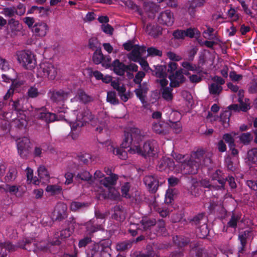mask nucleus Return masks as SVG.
<instances>
[{
	"label": "nucleus",
	"mask_w": 257,
	"mask_h": 257,
	"mask_svg": "<svg viewBox=\"0 0 257 257\" xmlns=\"http://www.w3.org/2000/svg\"><path fill=\"white\" fill-rule=\"evenodd\" d=\"M144 135L141 131L136 127H132L125 131L124 138L121 143L123 148L130 147L128 152L130 154L144 156H154L158 153V145L156 141H149L144 143L143 148L139 143L143 140Z\"/></svg>",
	"instance_id": "obj_1"
},
{
	"label": "nucleus",
	"mask_w": 257,
	"mask_h": 257,
	"mask_svg": "<svg viewBox=\"0 0 257 257\" xmlns=\"http://www.w3.org/2000/svg\"><path fill=\"white\" fill-rule=\"evenodd\" d=\"M73 114L75 115V120L69 117L67 120L72 131L79 130L89 122L92 125L96 127L95 131L99 133L106 129L109 117L105 111H100L95 117L87 108L80 107L74 110Z\"/></svg>",
	"instance_id": "obj_2"
},
{
	"label": "nucleus",
	"mask_w": 257,
	"mask_h": 257,
	"mask_svg": "<svg viewBox=\"0 0 257 257\" xmlns=\"http://www.w3.org/2000/svg\"><path fill=\"white\" fill-rule=\"evenodd\" d=\"M173 156L178 163L177 165H175V168L179 169L181 173L185 174H196L200 166H208L211 163L209 157L204 158V151L202 150L193 153L189 160H187L188 156L181 154H175Z\"/></svg>",
	"instance_id": "obj_3"
},
{
	"label": "nucleus",
	"mask_w": 257,
	"mask_h": 257,
	"mask_svg": "<svg viewBox=\"0 0 257 257\" xmlns=\"http://www.w3.org/2000/svg\"><path fill=\"white\" fill-rule=\"evenodd\" d=\"M104 175L99 170L95 171L94 174L95 179H99L100 184L105 187L103 190L101 188L98 192L105 199L116 200L119 199L120 194L117 189L114 187L118 177L114 174H110V176L104 177Z\"/></svg>",
	"instance_id": "obj_4"
},
{
	"label": "nucleus",
	"mask_w": 257,
	"mask_h": 257,
	"mask_svg": "<svg viewBox=\"0 0 257 257\" xmlns=\"http://www.w3.org/2000/svg\"><path fill=\"white\" fill-rule=\"evenodd\" d=\"M24 99L20 98L11 102V105L14 109L12 114L10 112H4L3 118L8 121L13 120L15 126L18 127H25L27 124L26 116L24 113L23 102Z\"/></svg>",
	"instance_id": "obj_5"
},
{
	"label": "nucleus",
	"mask_w": 257,
	"mask_h": 257,
	"mask_svg": "<svg viewBox=\"0 0 257 257\" xmlns=\"http://www.w3.org/2000/svg\"><path fill=\"white\" fill-rule=\"evenodd\" d=\"M110 241L103 240L95 244L92 249L87 253L86 257H110Z\"/></svg>",
	"instance_id": "obj_6"
},
{
	"label": "nucleus",
	"mask_w": 257,
	"mask_h": 257,
	"mask_svg": "<svg viewBox=\"0 0 257 257\" xmlns=\"http://www.w3.org/2000/svg\"><path fill=\"white\" fill-rule=\"evenodd\" d=\"M58 73L57 69L52 63L48 62H42L37 68L36 75L38 78L41 79L48 78L54 80Z\"/></svg>",
	"instance_id": "obj_7"
},
{
	"label": "nucleus",
	"mask_w": 257,
	"mask_h": 257,
	"mask_svg": "<svg viewBox=\"0 0 257 257\" xmlns=\"http://www.w3.org/2000/svg\"><path fill=\"white\" fill-rule=\"evenodd\" d=\"M16 57L19 63L26 69L32 70L36 65L35 55L31 51H18Z\"/></svg>",
	"instance_id": "obj_8"
},
{
	"label": "nucleus",
	"mask_w": 257,
	"mask_h": 257,
	"mask_svg": "<svg viewBox=\"0 0 257 257\" xmlns=\"http://www.w3.org/2000/svg\"><path fill=\"white\" fill-rule=\"evenodd\" d=\"M156 74L158 78L157 81L162 87L163 98L167 101L171 100L173 97L172 93V90L169 87H166L168 84V80L167 79V74L166 72L157 70Z\"/></svg>",
	"instance_id": "obj_9"
},
{
	"label": "nucleus",
	"mask_w": 257,
	"mask_h": 257,
	"mask_svg": "<svg viewBox=\"0 0 257 257\" xmlns=\"http://www.w3.org/2000/svg\"><path fill=\"white\" fill-rule=\"evenodd\" d=\"M103 144L108 152L117 156L118 158L122 160H125L127 158V152L121 149L116 148L115 145L110 140L105 141Z\"/></svg>",
	"instance_id": "obj_10"
},
{
	"label": "nucleus",
	"mask_w": 257,
	"mask_h": 257,
	"mask_svg": "<svg viewBox=\"0 0 257 257\" xmlns=\"http://www.w3.org/2000/svg\"><path fill=\"white\" fill-rule=\"evenodd\" d=\"M174 162L170 158L164 157L159 161L158 164V168L161 171H172L176 173L180 172V170L175 168Z\"/></svg>",
	"instance_id": "obj_11"
},
{
	"label": "nucleus",
	"mask_w": 257,
	"mask_h": 257,
	"mask_svg": "<svg viewBox=\"0 0 257 257\" xmlns=\"http://www.w3.org/2000/svg\"><path fill=\"white\" fill-rule=\"evenodd\" d=\"M18 152L22 157H25L28 152L30 141L28 138L23 137L17 140Z\"/></svg>",
	"instance_id": "obj_12"
},
{
	"label": "nucleus",
	"mask_w": 257,
	"mask_h": 257,
	"mask_svg": "<svg viewBox=\"0 0 257 257\" xmlns=\"http://www.w3.org/2000/svg\"><path fill=\"white\" fill-rule=\"evenodd\" d=\"M158 19L160 24L167 27L172 26L174 22L173 14L168 10L161 13Z\"/></svg>",
	"instance_id": "obj_13"
},
{
	"label": "nucleus",
	"mask_w": 257,
	"mask_h": 257,
	"mask_svg": "<svg viewBox=\"0 0 257 257\" xmlns=\"http://www.w3.org/2000/svg\"><path fill=\"white\" fill-rule=\"evenodd\" d=\"M229 110H225L220 114L219 121L224 128H227L229 126V117L231 112L229 110L238 111L239 108L237 104L230 105L228 107Z\"/></svg>",
	"instance_id": "obj_14"
},
{
	"label": "nucleus",
	"mask_w": 257,
	"mask_h": 257,
	"mask_svg": "<svg viewBox=\"0 0 257 257\" xmlns=\"http://www.w3.org/2000/svg\"><path fill=\"white\" fill-rule=\"evenodd\" d=\"M37 115L38 118L46 122H51L58 120L55 113L48 112L44 107L37 109Z\"/></svg>",
	"instance_id": "obj_15"
},
{
	"label": "nucleus",
	"mask_w": 257,
	"mask_h": 257,
	"mask_svg": "<svg viewBox=\"0 0 257 257\" xmlns=\"http://www.w3.org/2000/svg\"><path fill=\"white\" fill-rule=\"evenodd\" d=\"M49 27L44 22H40L36 23L32 28V32L36 36L40 37H45L48 32Z\"/></svg>",
	"instance_id": "obj_16"
},
{
	"label": "nucleus",
	"mask_w": 257,
	"mask_h": 257,
	"mask_svg": "<svg viewBox=\"0 0 257 257\" xmlns=\"http://www.w3.org/2000/svg\"><path fill=\"white\" fill-rule=\"evenodd\" d=\"M146 52V47L135 45L128 55V58L134 62L139 61L142 56Z\"/></svg>",
	"instance_id": "obj_17"
},
{
	"label": "nucleus",
	"mask_w": 257,
	"mask_h": 257,
	"mask_svg": "<svg viewBox=\"0 0 257 257\" xmlns=\"http://www.w3.org/2000/svg\"><path fill=\"white\" fill-rule=\"evenodd\" d=\"M144 181L150 191L154 193L157 190L159 181L157 177L152 175L146 176Z\"/></svg>",
	"instance_id": "obj_18"
},
{
	"label": "nucleus",
	"mask_w": 257,
	"mask_h": 257,
	"mask_svg": "<svg viewBox=\"0 0 257 257\" xmlns=\"http://www.w3.org/2000/svg\"><path fill=\"white\" fill-rule=\"evenodd\" d=\"M183 70L180 69L177 71L175 74L169 76L170 86L176 87L184 82L185 78L183 75Z\"/></svg>",
	"instance_id": "obj_19"
},
{
	"label": "nucleus",
	"mask_w": 257,
	"mask_h": 257,
	"mask_svg": "<svg viewBox=\"0 0 257 257\" xmlns=\"http://www.w3.org/2000/svg\"><path fill=\"white\" fill-rule=\"evenodd\" d=\"M70 94L69 92L64 91L62 90L53 92L51 95V99L53 101L61 104L68 98Z\"/></svg>",
	"instance_id": "obj_20"
},
{
	"label": "nucleus",
	"mask_w": 257,
	"mask_h": 257,
	"mask_svg": "<svg viewBox=\"0 0 257 257\" xmlns=\"http://www.w3.org/2000/svg\"><path fill=\"white\" fill-rule=\"evenodd\" d=\"M148 91V86L146 83L140 85L139 88L135 90L136 94L144 105L147 104L146 97Z\"/></svg>",
	"instance_id": "obj_21"
},
{
	"label": "nucleus",
	"mask_w": 257,
	"mask_h": 257,
	"mask_svg": "<svg viewBox=\"0 0 257 257\" xmlns=\"http://www.w3.org/2000/svg\"><path fill=\"white\" fill-rule=\"evenodd\" d=\"M67 206L63 203H59L55 206L54 210V215H56V218L61 219L66 216Z\"/></svg>",
	"instance_id": "obj_22"
},
{
	"label": "nucleus",
	"mask_w": 257,
	"mask_h": 257,
	"mask_svg": "<svg viewBox=\"0 0 257 257\" xmlns=\"http://www.w3.org/2000/svg\"><path fill=\"white\" fill-rule=\"evenodd\" d=\"M237 92L238 96V100L240 103V109L243 111H246L250 108L249 100L245 98L244 99V101H243L244 90L243 89H238Z\"/></svg>",
	"instance_id": "obj_23"
},
{
	"label": "nucleus",
	"mask_w": 257,
	"mask_h": 257,
	"mask_svg": "<svg viewBox=\"0 0 257 257\" xmlns=\"http://www.w3.org/2000/svg\"><path fill=\"white\" fill-rule=\"evenodd\" d=\"M112 67L114 72L118 75H123L126 71V66L118 60H115L113 62Z\"/></svg>",
	"instance_id": "obj_24"
},
{
	"label": "nucleus",
	"mask_w": 257,
	"mask_h": 257,
	"mask_svg": "<svg viewBox=\"0 0 257 257\" xmlns=\"http://www.w3.org/2000/svg\"><path fill=\"white\" fill-rule=\"evenodd\" d=\"M72 233V231L69 228L63 229L59 232H57L55 234V237L57 238V240L54 242V244L58 245L60 244L63 240L69 237Z\"/></svg>",
	"instance_id": "obj_25"
},
{
	"label": "nucleus",
	"mask_w": 257,
	"mask_h": 257,
	"mask_svg": "<svg viewBox=\"0 0 257 257\" xmlns=\"http://www.w3.org/2000/svg\"><path fill=\"white\" fill-rule=\"evenodd\" d=\"M205 0H192L188 4L187 7L188 12L191 17L194 16L196 12V8L200 7L204 5Z\"/></svg>",
	"instance_id": "obj_26"
},
{
	"label": "nucleus",
	"mask_w": 257,
	"mask_h": 257,
	"mask_svg": "<svg viewBox=\"0 0 257 257\" xmlns=\"http://www.w3.org/2000/svg\"><path fill=\"white\" fill-rule=\"evenodd\" d=\"M75 100H79L80 101L85 103L91 101L92 98L87 95L83 90H79L77 95L73 99H71V101Z\"/></svg>",
	"instance_id": "obj_27"
},
{
	"label": "nucleus",
	"mask_w": 257,
	"mask_h": 257,
	"mask_svg": "<svg viewBox=\"0 0 257 257\" xmlns=\"http://www.w3.org/2000/svg\"><path fill=\"white\" fill-rule=\"evenodd\" d=\"M112 217L118 221H122L125 218V211L120 206H116L114 207V213Z\"/></svg>",
	"instance_id": "obj_28"
},
{
	"label": "nucleus",
	"mask_w": 257,
	"mask_h": 257,
	"mask_svg": "<svg viewBox=\"0 0 257 257\" xmlns=\"http://www.w3.org/2000/svg\"><path fill=\"white\" fill-rule=\"evenodd\" d=\"M250 232L248 230L244 231L243 233H240L238 236V239L240 241L241 246L239 247V253H242L244 250V247L246 245L247 238L250 235Z\"/></svg>",
	"instance_id": "obj_29"
},
{
	"label": "nucleus",
	"mask_w": 257,
	"mask_h": 257,
	"mask_svg": "<svg viewBox=\"0 0 257 257\" xmlns=\"http://www.w3.org/2000/svg\"><path fill=\"white\" fill-rule=\"evenodd\" d=\"M222 173L220 170H216L215 172L212 176V181L217 182L219 184L218 186V189L223 188L224 186L226 181L221 177Z\"/></svg>",
	"instance_id": "obj_30"
},
{
	"label": "nucleus",
	"mask_w": 257,
	"mask_h": 257,
	"mask_svg": "<svg viewBox=\"0 0 257 257\" xmlns=\"http://www.w3.org/2000/svg\"><path fill=\"white\" fill-rule=\"evenodd\" d=\"M8 25L11 32L15 34L22 29V25L18 21H16L14 19H11L9 21Z\"/></svg>",
	"instance_id": "obj_31"
},
{
	"label": "nucleus",
	"mask_w": 257,
	"mask_h": 257,
	"mask_svg": "<svg viewBox=\"0 0 257 257\" xmlns=\"http://www.w3.org/2000/svg\"><path fill=\"white\" fill-rule=\"evenodd\" d=\"M247 161L249 164H257V148H253L248 151Z\"/></svg>",
	"instance_id": "obj_32"
},
{
	"label": "nucleus",
	"mask_w": 257,
	"mask_h": 257,
	"mask_svg": "<svg viewBox=\"0 0 257 257\" xmlns=\"http://www.w3.org/2000/svg\"><path fill=\"white\" fill-rule=\"evenodd\" d=\"M146 31L149 35L154 37L158 36L161 32L160 28L159 27L151 24L147 25Z\"/></svg>",
	"instance_id": "obj_33"
},
{
	"label": "nucleus",
	"mask_w": 257,
	"mask_h": 257,
	"mask_svg": "<svg viewBox=\"0 0 257 257\" xmlns=\"http://www.w3.org/2000/svg\"><path fill=\"white\" fill-rule=\"evenodd\" d=\"M38 176L40 179L44 180L45 181L49 180V173L47 170L46 168L44 166H40L37 170Z\"/></svg>",
	"instance_id": "obj_34"
},
{
	"label": "nucleus",
	"mask_w": 257,
	"mask_h": 257,
	"mask_svg": "<svg viewBox=\"0 0 257 257\" xmlns=\"http://www.w3.org/2000/svg\"><path fill=\"white\" fill-rule=\"evenodd\" d=\"M20 186L17 185H7L5 188V191L7 193H9L11 195H15L16 196H21L19 193Z\"/></svg>",
	"instance_id": "obj_35"
},
{
	"label": "nucleus",
	"mask_w": 257,
	"mask_h": 257,
	"mask_svg": "<svg viewBox=\"0 0 257 257\" xmlns=\"http://www.w3.org/2000/svg\"><path fill=\"white\" fill-rule=\"evenodd\" d=\"M156 223L155 219H151L148 218H143L141 221V225L143 226V230H146L151 226L154 225Z\"/></svg>",
	"instance_id": "obj_36"
},
{
	"label": "nucleus",
	"mask_w": 257,
	"mask_h": 257,
	"mask_svg": "<svg viewBox=\"0 0 257 257\" xmlns=\"http://www.w3.org/2000/svg\"><path fill=\"white\" fill-rule=\"evenodd\" d=\"M209 231L207 225L205 222L197 230V236L199 238H204L208 234Z\"/></svg>",
	"instance_id": "obj_37"
},
{
	"label": "nucleus",
	"mask_w": 257,
	"mask_h": 257,
	"mask_svg": "<svg viewBox=\"0 0 257 257\" xmlns=\"http://www.w3.org/2000/svg\"><path fill=\"white\" fill-rule=\"evenodd\" d=\"M86 229L89 233L94 232L97 230L101 229L102 227L100 225H96L91 220L86 224Z\"/></svg>",
	"instance_id": "obj_38"
},
{
	"label": "nucleus",
	"mask_w": 257,
	"mask_h": 257,
	"mask_svg": "<svg viewBox=\"0 0 257 257\" xmlns=\"http://www.w3.org/2000/svg\"><path fill=\"white\" fill-rule=\"evenodd\" d=\"M152 128L157 134H161L165 133V126L163 122H154Z\"/></svg>",
	"instance_id": "obj_39"
},
{
	"label": "nucleus",
	"mask_w": 257,
	"mask_h": 257,
	"mask_svg": "<svg viewBox=\"0 0 257 257\" xmlns=\"http://www.w3.org/2000/svg\"><path fill=\"white\" fill-rule=\"evenodd\" d=\"M87 206H88L87 203L74 201L71 203L70 209L72 211H76Z\"/></svg>",
	"instance_id": "obj_40"
},
{
	"label": "nucleus",
	"mask_w": 257,
	"mask_h": 257,
	"mask_svg": "<svg viewBox=\"0 0 257 257\" xmlns=\"http://www.w3.org/2000/svg\"><path fill=\"white\" fill-rule=\"evenodd\" d=\"M61 187L58 185H49L47 186L46 191L52 195H55L61 192Z\"/></svg>",
	"instance_id": "obj_41"
},
{
	"label": "nucleus",
	"mask_w": 257,
	"mask_h": 257,
	"mask_svg": "<svg viewBox=\"0 0 257 257\" xmlns=\"http://www.w3.org/2000/svg\"><path fill=\"white\" fill-rule=\"evenodd\" d=\"M222 90V86L215 83H213L209 86V92L214 95H218Z\"/></svg>",
	"instance_id": "obj_42"
},
{
	"label": "nucleus",
	"mask_w": 257,
	"mask_h": 257,
	"mask_svg": "<svg viewBox=\"0 0 257 257\" xmlns=\"http://www.w3.org/2000/svg\"><path fill=\"white\" fill-rule=\"evenodd\" d=\"M91 178V175L87 171H80L75 176L76 179H80L83 181H89Z\"/></svg>",
	"instance_id": "obj_43"
},
{
	"label": "nucleus",
	"mask_w": 257,
	"mask_h": 257,
	"mask_svg": "<svg viewBox=\"0 0 257 257\" xmlns=\"http://www.w3.org/2000/svg\"><path fill=\"white\" fill-rule=\"evenodd\" d=\"M237 135V134L234 132L227 133L223 135V139L224 140L225 142L228 144L229 146H231V145L234 144V137Z\"/></svg>",
	"instance_id": "obj_44"
},
{
	"label": "nucleus",
	"mask_w": 257,
	"mask_h": 257,
	"mask_svg": "<svg viewBox=\"0 0 257 257\" xmlns=\"http://www.w3.org/2000/svg\"><path fill=\"white\" fill-rule=\"evenodd\" d=\"M17 170L15 168H10L8 173L6 176V180L8 182H11L15 180L17 176Z\"/></svg>",
	"instance_id": "obj_45"
},
{
	"label": "nucleus",
	"mask_w": 257,
	"mask_h": 257,
	"mask_svg": "<svg viewBox=\"0 0 257 257\" xmlns=\"http://www.w3.org/2000/svg\"><path fill=\"white\" fill-rule=\"evenodd\" d=\"M16 12V9L15 7H10L3 9L0 13L6 17H11L14 16Z\"/></svg>",
	"instance_id": "obj_46"
},
{
	"label": "nucleus",
	"mask_w": 257,
	"mask_h": 257,
	"mask_svg": "<svg viewBox=\"0 0 257 257\" xmlns=\"http://www.w3.org/2000/svg\"><path fill=\"white\" fill-rule=\"evenodd\" d=\"M107 101L112 104L118 103V100L116 98V93L114 91H109L107 94Z\"/></svg>",
	"instance_id": "obj_47"
},
{
	"label": "nucleus",
	"mask_w": 257,
	"mask_h": 257,
	"mask_svg": "<svg viewBox=\"0 0 257 257\" xmlns=\"http://www.w3.org/2000/svg\"><path fill=\"white\" fill-rule=\"evenodd\" d=\"M18 85H20L19 83H15L14 81L12 82V84L10 88L8 90L7 93L4 96V98L5 100L8 99L14 94V90H16Z\"/></svg>",
	"instance_id": "obj_48"
},
{
	"label": "nucleus",
	"mask_w": 257,
	"mask_h": 257,
	"mask_svg": "<svg viewBox=\"0 0 257 257\" xmlns=\"http://www.w3.org/2000/svg\"><path fill=\"white\" fill-rule=\"evenodd\" d=\"M144 7V9L146 12L151 11L153 14L155 12H156L159 9L158 7L156 5V4L152 2L145 3Z\"/></svg>",
	"instance_id": "obj_49"
},
{
	"label": "nucleus",
	"mask_w": 257,
	"mask_h": 257,
	"mask_svg": "<svg viewBox=\"0 0 257 257\" xmlns=\"http://www.w3.org/2000/svg\"><path fill=\"white\" fill-rule=\"evenodd\" d=\"M198 183L194 180L192 182L191 186L190 187L189 192L190 194L194 196H196L199 193V190L198 188Z\"/></svg>",
	"instance_id": "obj_50"
},
{
	"label": "nucleus",
	"mask_w": 257,
	"mask_h": 257,
	"mask_svg": "<svg viewBox=\"0 0 257 257\" xmlns=\"http://www.w3.org/2000/svg\"><path fill=\"white\" fill-rule=\"evenodd\" d=\"M132 246L131 242L129 241H123L118 243L116 246V248L118 250H124L130 248Z\"/></svg>",
	"instance_id": "obj_51"
},
{
	"label": "nucleus",
	"mask_w": 257,
	"mask_h": 257,
	"mask_svg": "<svg viewBox=\"0 0 257 257\" xmlns=\"http://www.w3.org/2000/svg\"><path fill=\"white\" fill-rule=\"evenodd\" d=\"M103 56L100 51H96L93 55V60L96 64H100L102 62Z\"/></svg>",
	"instance_id": "obj_52"
},
{
	"label": "nucleus",
	"mask_w": 257,
	"mask_h": 257,
	"mask_svg": "<svg viewBox=\"0 0 257 257\" xmlns=\"http://www.w3.org/2000/svg\"><path fill=\"white\" fill-rule=\"evenodd\" d=\"M252 139L251 134L249 133H243L239 138L240 141L244 144H248Z\"/></svg>",
	"instance_id": "obj_53"
},
{
	"label": "nucleus",
	"mask_w": 257,
	"mask_h": 257,
	"mask_svg": "<svg viewBox=\"0 0 257 257\" xmlns=\"http://www.w3.org/2000/svg\"><path fill=\"white\" fill-rule=\"evenodd\" d=\"M170 126L176 133H179L182 131V124L179 121H171Z\"/></svg>",
	"instance_id": "obj_54"
},
{
	"label": "nucleus",
	"mask_w": 257,
	"mask_h": 257,
	"mask_svg": "<svg viewBox=\"0 0 257 257\" xmlns=\"http://www.w3.org/2000/svg\"><path fill=\"white\" fill-rule=\"evenodd\" d=\"M16 246L12 244L9 242H6L4 243H1L0 248L3 250H8L9 251H13L16 249Z\"/></svg>",
	"instance_id": "obj_55"
},
{
	"label": "nucleus",
	"mask_w": 257,
	"mask_h": 257,
	"mask_svg": "<svg viewBox=\"0 0 257 257\" xmlns=\"http://www.w3.org/2000/svg\"><path fill=\"white\" fill-rule=\"evenodd\" d=\"M185 32L186 33V37H189L190 38H193L200 35L199 31L196 29H188L185 30Z\"/></svg>",
	"instance_id": "obj_56"
},
{
	"label": "nucleus",
	"mask_w": 257,
	"mask_h": 257,
	"mask_svg": "<svg viewBox=\"0 0 257 257\" xmlns=\"http://www.w3.org/2000/svg\"><path fill=\"white\" fill-rule=\"evenodd\" d=\"M121 3V5L123 4L124 6L127 7L130 9L135 11L138 10V9L137 6L131 0H122Z\"/></svg>",
	"instance_id": "obj_57"
},
{
	"label": "nucleus",
	"mask_w": 257,
	"mask_h": 257,
	"mask_svg": "<svg viewBox=\"0 0 257 257\" xmlns=\"http://www.w3.org/2000/svg\"><path fill=\"white\" fill-rule=\"evenodd\" d=\"M27 93L29 97L35 98L38 96L39 92L37 87L32 86L29 89Z\"/></svg>",
	"instance_id": "obj_58"
},
{
	"label": "nucleus",
	"mask_w": 257,
	"mask_h": 257,
	"mask_svg": "<svg viewBox=\"0 0 257 257\" xmlns=\"http://www.w3.org/2000/svg\"><path fill=\"white\" fill-rule=\"evenodd\" d=\"M147 52L148 56H161L162 54L161 51L154 47H150L148 48Z\"/></svg>",
	"instance_id": "obj_59"
},
{
	"label": "nucleus",
	"mask_w": 257,
	"mask_h": 257,
	"mask_svg": "<svg viewBox=\"0 0 257 257\" xmlns=\"http://www.w3.org/2000/svg\"><path fill=\"white\" fill-rule=\"evenodd\" d=\"M240 219V217L238 215H233L230 220L228 222V226L233 228L235 227L237 222Z\"/></svg>",
	"instance_id": "obj_60"
},
{
	"label": "nucleus",
	"mask_w": 257,
	"mask_h": 257,
	"mask_svg": "<svg viewBox=\"0 0 257 257\" xmlns=\"http://www.w3.org/2000/svg\"><path fill=\"white\" fill-rule=\"evenodd\" d=\"M191 254L192 257H204L205 256L203 249L200 248L193 249L191 250Z\"/></svg>",
	"instance_id": "obj_61"
},
{
	"label": "nucleus",
	"mask_w": 257,
	"mask_h": 257,
	"mask_svg": "<svg viewBox=\"0 0 257 257\" xmlns=\"http://www.w3.org/2000/svg\"><path fill=\"white\" fill-rule=\"evenodd\" d=\"M101 29L103 32L107 34L112 35L113 33V28L108 24H102L101 25Z\"/></svg>",
	"instance_id": "obj_62"
},
{
	"label": "nucleus",
	"mask_w": 257,
	"mask_h": 257,
	"mask_svg": "<svg viewBox=\"0 0 257 257\" xmlns=\"http://www.w3.org/2000/svg\"><path fill=\"white\" fill-rule=\"evenodd\" d=\"M181 65L186 70L193 71L196 69V67L195 65H193L190 62L187 61L182 62Z\"/></svg>",
	"instance_id": "obj_63"
},
{
	"label": "nucleus",
	"mask_w": 257,
	"mask_h": 257,
	"mask_svg": "<svg viewBox=\"0 0 257 257\" xmlns=\"http://www.w3.org/2000/svg\"><path fill=\"white\" fill-rule=\"evenodd\" d=\"M0 69L7 71L9 69V64L7 60L0 56Z\"/></svg>",
	"instance_id": "obj_64"
}]
</instances>
